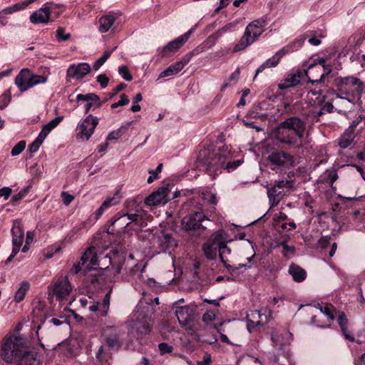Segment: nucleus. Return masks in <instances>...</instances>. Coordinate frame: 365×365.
<instances>
[{"label":"nucleus","instance_id":"1","mask_svg":"<svg viewBox=\"0 0 365 365\" xmlns=\"http://www.w3.org/2000/svg\"><path fill=\"white\" fill-rule=\"evenodd\" d=\"M217 203L216 196L212 193L205 194L202 199L192 198L184 202L181 212L187 214L182 218V229L187 232L206 230L202 223L210 221V213L215 212Z\"/></svg>","mask_w":365,"mask_h":365},{"label":"nucleus","instance_id":"2","mask_svg":"<svg viewBox=\"0 0 365 365\" xmlns=\"http://www.w3.org/2000/svg\"><path fill=\"white\" fill-rule=\"evenodd\" d=\"M0 356L8 364L16 365H41L37 352L27 345L26 339L20 336L6 335L0 347Z\"/></svg>","mask_w":365,"mask_h":365},{"label":"nucleus","instance_id":"3","mask_svg":"<svg viewBox=\"0 0 365 365\" xmlns=\"http://www.w3.org/2000/svg\"><path fill=\"white\" fill-rule=\"evenodd\" d=\"M303 118L292 115L281 121L273 130L272 135L282 147L289 149H302L306 123Z\"/></svg>","mask_w":365,"mask_h":365},{"label":"nucleus","instance_id":"4","mask_svg":"<svg viewBox=\"0 0 365 365\" xmlns=\"http://www.w3.org/2000/svg\"><path fill=\"white\" fill-rule=\"evenodd\" d=\"M228 158L229 155L222 153L220 150H216L214 145H209L199 150L197 156V167L215 178L218 175V172L222 173V169L231 173L243 162L241 160H235L226 163Z\"/></svg>","mask_w":365,"mask_h":365},{"label":"nucleus","instance_id":"5","mask_svg":"<svg viewBox=\"0 0 365 365\" xmlns=\"http://www.w3.org/2000/svg\"><path fill=\"white\" fill-rule=\"evenodd\" d=\"M307 69L306 75L308 80L312 84L316 85V88H319V91H316L319 95L326 93L329 83L334 78L332 74V66L327 63V58H320L319 56H312L307 62Z\"/></svg>","mask_w":365,"mask_h":365},{"label":"nucleus","instance_id":"6","mask_svg":"<svg viewBox=\"0 0 365 365\" xmlns=\"http://www.w3.org/2000/svg\"><path fill=\"white\" fill-rule=\"evenodd\" d=\"M334 85L336 89L328 87L326 93L346 99L349 103H354L356 98H360L363 93V82L354 76L336 78L334 79Z\"/></svg>","mask_w":365,"mask_h":365},{"label":"nucleus","instance_id":"7","mask_svg":"<svg viewBox=\"0 0 365 365\" xmlns=\"http://www.w3.org/2000/svg\"><path fill=\"white\" fill-rule=\"evenodd\" d=\"M153 308L150 304L138 305V310L135 314L136 322L132 327L130 332L137 339L151 331L150 322L153 319Z\"/></svg>","mask_w":365,"mask_h":365},{"label":"nucleus","instance_id":"8","mask_svg":"<svg viewBox=\"0 0 365 365\" xmlns=\"http://www.w3.org/2000/svg\"><path fill=\"white\" fill-rule=\"evenodd\" d=\"M267 167L282 174L285 170L294 165V155L290 153L273 148L266 158Z\"/></svg>","mask_w":365,"mask_h":365},{"label":"nucleus","instance_id":"9","mask_svg":"<svg viewBox=\"0 0 365 365\" xmlns=\"http://www.w3.org/2000/svg\"><path fill=\"white\" fill-rule=\"evenodd\" d=\"M116 258L117 259H115V256L114 257H111L106 255L99 261L95 249L93 247H89L81 256V261H82V264L88 262V268L89 270H96L97 266H100L101 262L103 260L108 261L115 269L114 274H118L120 273L122 267L125 262V257L123 255H117Z\"/></svg>","mask_w":365,"mask_h":365},{"label":"nucleus","instance_id":"10","mask_svg":"<svg viewBox=\"0 0 365 365\" xmlns=\"http://www.w3.org/2000/svg\"><path fill=\"white\" fill-rule=\"evenodd\" d=\"M228 241L223 236L222 230L217 231L211 237L207 242L203 245V251L206 257L209 259H214L217 257V252L219 251L220 261L222 262L225 259L224 257L225 250L227 252H231V249L227 247Z\"/></svg>","mask_w":365,"mask_h":365},{"label":"nucleus","instance_id":"11","mask_svg":"<svg viewBox=\"0 0 365 365\" xmlns=\"http://www.w3.org/2000/svg\"><path fill=\"white\" fill-rule=\"evenodd\" d=\"M292 334L289 331H275L272 333L271 340L272 342L274 356L273 361L279 364L280 356H284L289 364V338Z\"/></svg>","mask_w":365,"mask_h":365},{"label":"nucleus","instance_id":"12","mask_svg":"<svg viewBox=\"0 0 365 365\" xmlns=\"http://www.w3.org/2000/svg\"><path fill=\"white\" fill-rule=\"evenodd\" d=\"M285 178L279 179L274 181L273 186L268 189L267 195L270 201H272V205L277 204L283 197L284 193L282 191L278 190H291L294 187L295 181L292 178L295 176L294 171L288 173L284 172Z\"/></svg>","mask_w":365,"mask_h":365},{"label":"nucleus","instance_id":"13","mask_svg":"<svg viewBox=\"0 0 365 365\" xmlns=\"http://www.w3.org/2000/svg\"><path fill=\"white\" fill-rule=\"evenodd\" d=\"M133 230L130 222H128L125 215L120 211L115 213L104 226V231L109 235H118L120 233H129Z\"/></svg>","mask_w":365,"mask_h":365},{"label":"nucleus","instance_id":"14","mask_svg":"<svg viewBox=\"0 0 365 365\" xmlns=\"http://www.w3.org/2000/svg\"><path fill=\"white\" fill-rule=\"evenodd\" d=\"M46 81V76L31 74L28 68L22 69L15 78V84L21 93L38 84L45 83Z\"/></svg>","mask_w":365,"mask_h":365},{"label":"nucleus","instance_id":"15","mask_svg":"<svg viewBox=\"0 0 365 365\" xmlns=\"http://www.w3.org/2000/svg\"><path fill=\"white\" fill-rule=\"evenodd\" d=\"M324 93L321 95L322 97V100L319 101L321 108L319 110L314 108H309L306 110L302 113V116L304 117V120L312 122H319L320 116L324 115L325 113H333L334 108L333 104L329 101H326L328 98L327 95L328 93H326V94Z\"/></svg>","mask_w":365,"mask_h":365},{"label":"nucleus","instance_id":"16","mask_svg":"<svg viewBox=\"0 0 365 365\" xmlns=\"http://www.w3.org/2000/svg\"><path fill=\"white\" fill-rule=\"evenodd\" d=\"M197 28V24L190 29L184 34L178 36L174 40L168 42L159 53L161 58L167 57L169 53H175L178 51L190 38V36L194 33Z\"/></svg>","mask_w":365,"mask_h":365},{"label":"nucleus","instance_id":"17","mask_svg":"<svg viewBox=\"0 0 365 365\" xmlns=\"http://www.w3.org/2000/svg\"><path fill=\"white\" fill-rule=\"evenodd\" d=\"M13 249L6 263L11 262L19 253L24 239V230L23 225L19 222H14L11 228Z\"/></svg>","mask_w":365,"mask_h":365},{"label":"nucleus","instance_id":"18","mask_svg":"<svg viewBox=\"0 0 365 365\" xmlns=\"http://www.w3.org/2000/svg\"><path fill=\"white\" fill-rule=\"evenodd\" d=\"M63 6L53 2H47L38 10L33 12L30 17V21L34 24H47L50 21L51 12L53 8Z\"/></svg>","mask_w":365,"mask_h":365},{"label":"nucleus","instance_id":"19","mask_svg":"<svg viewBox=\"0 0 365 365\" xmlns=\"http://www.w3.org/2000/svg\"><path fill=\"white\" fill-rule=\"evenodd\" d=\"M118 202L115 197H108L103 202L101 205L96 210L93 215H91L88 220L82 222L78 227L79 230L87 228L93 225L110 206Z\"/></svg>","mask_w":365,"mask_h":365},{"label":"nucleus","instance_id":"20","mask_svg":"<svg viewBox=\"0 0 365 365\" xmlns=\"http://www.w3.org/2000/svg\"><path fill=\"white\" fill-rule=\"evenodd\" d=\"M98 123L99 120L97 117L93 116L92 114L88 115L78 126L80 137L82 139L88 140L94 133Z\"/></svg>","mask_w":365,"mask_h":365},{"label":"nucleus","instance_id":"21","mask_svg":"<svg viewBox=\"0 0 365 365\" xmlns=\"http://www.w3.org/2000/svg\"><path fill=\"white\" fill-rule=\"evenodd\" d=\"M72 290L71 284L67 277H59L51 287V293L58 301L68 296Z\"/></svg>","mask_w":365,"mask_h":365},{"label":"nucleus","instance_id":"22","mask_svg":"<svg viewBox=\"0 0 365 365\" xmlns=\"http://www.w3.org/2000/svg\"><path fill=\"white\" fill-rule=\"evenodd\" d=\"M170 192V185H163L149 195L145 199V203L149 206H155L161 203L165 204L169 200Z\"/></svg>","mask_w":365,"mask_h":365},{"label":"nucleus","instance_id":"23","mask_svg":"<svg viewBox=\"0 0 365 365\" xmlns=\"http://www.w3.org/2000/svg\"><path fill=\"white\" fill-rule=\"evenodd\" d=\"M120 331L115 327H107L104 331V341L111 350H118L123 345Z\"/></svg>","mask_w":365,"mask_h":365},{"label":"nucleus","instance_id":"24","mask_svg":"<svg viewBox=\"0 0 365 365\" xmlns=\"http://www.w3.org/2000/svg\"><path fill=\"white\" fill-rule=\"evenodd\" d=\"M91 70V66L88 63H80L78 65L71 64L67 69L66 80L68 81V78L81 80L89 73Z\"/></svg>","mask_w":365,"mask_h":365},{"label":"nucleus","instance_id":"25","mask_svg":"<svg viewBox=\"0 0 365 365\" xmlns=\"http://www.w3.org/2000/svg\"><path fill=\"white\" fill-rule=\"evenodd\" d=\"M336 317L337 323L341 329V331L344 338L349 341H355L354 336L352 334L351 331L348 329V319L344 312L341 311H336V314H335V317Z\"/></svg>","mask_w":365,"mask_h":365},{"label":"nucleus","instance_id":"26","mask_svg":"<svg viewBox=\"0 0 365 365\" xmlns=\"http://www.w3.org/2000/svg\"><path fill=\"white\" fill-rule=\"evenodd\" d=\"M110 291L108 292L105 296L101 303L91 302L88 309L93 312L96 313L97 316L105 317L106 316L110 306Z\"/></svg>","mask_w":365,"mask_h":365},{"label":"nucleus","instance_id":"27","mask_svg":"<svg viewBox=\"0 0 365 365\" xmlns=\"http://www.w3.org/2000/svg\"><path fill=\"white\" fill-rule=\"evenodd\" d=\"M86 283L90 289H101L106 283V278L102 274H90L86 278Z\"/></svg>","mask_w":365,"mask_h":365},{"label":"nucleus","instance_id":"28","mask_svg":"<svg viewBox=\"0 0 365 365\" xmlns=\"http://www.w3.org/2000/svg\"><path fill=\"white\" fill-rule=\"evenodd\" d=\"M76 101L78 103L81 101H91L93 108V110H94L96 108H101L106 100L102 101L97 94L89 93L86 94H78Z\"/></svg>","mask_w":365,"mask_h":365},{"label":"nucleus","instance_id":"29","mask_svg":"<svg viewBox=\"0 0 365 365\" xmlns=\"http://www.w3.org/2000/svg\"><path fill=\"white\" fill-rule=\"evenodd\" d=\"M158 243L160 248L165 251L177 245L176 242L173 238L170 233L162 232L160 235L158 237Z\"/></svg>","mask_w":365,"mask_h":365},{"label":"nucleus","instance_id":"30","mask_svg":"<svg viewBox=\"0 0 365 365\" xmlns=\"http://www.w3.org/2000/svg\"><path fill=\"white\" fill-rule=\"evenodd\" d=\"M116 18L113 13L110 12L108 14L102 16L99 19V31L101 33H106L110 30L115 21Z\"/></svg>","mask_w":365,"mask_h":365},{"label":"nucleus","instance_id":"31","mask_svg":"<svg viewBox=\"0 0 365 365\" xmlns=\"http://www.w3.org/2000/svg\"><path fill=\"white\" fill-rule=\"evenodd\" d=\"M282 58L281 53L277 51L273 56L268 58L266 61H264L259 68L256 70V73L254 77V80L256 78L257 75L262 73L265 68L275 67L279 63L281 58Z\"/></svg>","mask_w":365,"mask_h":365},{"label":"nucleus","instance_id":"32","mask_svg":"<svg viewBox=\"0 0 365 365\" xmlns=\"http://www.w3.org/2000/svg\"><path fill=\"white\" fill-rule=\"evenodd\" d=\"M289 273L292 276L294 281L297 282H303L307 277L306 271L294 263L290 264Z\"/></svg>","mask_w":365,"mask_h":365},{"label":"nucleus","instance_id":"33","mask_svg":"<svg viewBox=\"0 0 365 365\" xmlns=\"http://www.w3.org/2000/svg\"><path fill=\"white\" fill-rule=\"evenodd\" d=\"M245 118H259L260 120H266L268 118V114L262 108L261 104L254 106L245 115Z\"/></svg>","mask_w":365,"mask_h":365},{"label":"nucleus","instance_id":"34","mask_svg":"<svg viewBox=\"0 0 365 365\" xmlns=\"http://www.w3.org/2000/svg\"><path fill=\"white\" fill-rule=\"evenodd\" d=\"M316 308L319 309L324 316L327 317L329 322H331L335 319V314H336V309L330 303H327L324 305L320 304L319 303L315 306Z\"/></svg>","mask_w":365,"mask_h":365},{"label":"nucleus","instance_id":"35","mask_svg":"<svg viewBox=\"0 0 365 365\" xmlns=\"http://www.w3.org/2000/svg\"><path fill=\"white\" fill-rule=\"evenodd\" d=\"M251 26L250 28H246L244 35L242 36L239 42L233 48L234 52H239L241 51H243L245 48H246L247 46L251 45L253 43V39L249 36V29H250Z\"/></svg>","mask_w":365,"mask_h":365},{"label":"nucleus","instance_id":"36","mask_svg":"<svg viewBox=\"0 0 365 365\" xmlns=\"http://www.w3.org/2000/svg\"><path fill=\"white\" fill-rule=\"evenodd\" d=\"M304 41L305 39L303 38L295 39L292 43L282 48L278 51L281 53L282 56L283 57L287 53H292L295 51H297L299 48H301L303 46Z\"/></svg>","mask_w":365,"mask_h":365},{"label":"nucleus","instance_id":"37","mask_svg":"<svg viewBox=\"0 0 365 365\" xmlns=\"http://www.w3.org/2000/svg\"><path fill=\"white\" fill-rule=\"evenodd\" d=\"M30 287V283L28 281H22L20 283L19 289L15 292L14 298V302L16 303L22 302L24 299L26 293L29 290Z\"/></svg>","mask_w":365,"mask_h":365},{"label":"nucleus","instance_id":"38","mask_svg":"<svg viewBox=\"0 0 365 365\" xmlns=\"http://www.w3.org/2000/svg\"><path fill=\"white\" fill-rule=\"evenodd\" d=\"M141 199L139 197L136 198H128L125 200L124 203V209L125 212H140L141 210L140 204Z\"/></svg>","mask_w":365,"mask_h":365},{"label":"nucleus","instance_id":"39","mask_svg":"<svg viewBox=\"0 0 365 365\" xmlns=\"http://www.w3.org/2000/svg\"><path fill=\"white\" fill-rule=\"evenodd\" d=\"M175 315L180 324H185L189 319L190 310L187 306L178 307L175 309Z\"/></svg>","mask_w":365,"mask_h":365},{"label":"nucleus","instance_id":"40","mask_svg":"<svg viewBox=\"0 0 365 365\" xmlns=\"http://www.w3.org/2000/svg\"><path fill=\"white\" fill-rule=\"evenodd\" d=\"M182 65L178 63V61L172 63L169 67L160 73L159 78H164L177 74L182 69Z\"/></svg>","mask_w":365,"mask_h":365},{"label":"nucleus","instance_id":"41","mask_svg":"<svg viewBox=\"0 0 365 365\" xmlns=\"http://www.w3.org/2000/svg\"><path fill=\"white\" fill-rule=\"evenodd\" d=\"M353 140L354 135L345 130L339 138L338 144L341 148L345 149L347 148L351 144Z\"/></svg>","mask_w":365,"mask_h":365},{"label":"nucleus","instance_id":"42","mask_svg":"<svg viewBox=\"0 0 365 365\" xmlns=\"http://www.w3.org/2000/svg\"><path fill=\"white\" fill-rule=\"evenodd\" d=\"M96 360L101 364V365H109L108 359H109V353L105 351L104 347L103 345H101L96 354Z\"/></svg>","mask_w":365,"mask_h":365},{"label":"nucleus","instance_id":"43","mask_svg":"<svg viewBox=\"0 0 365 365\" xmlns=\"http://www.w3.org/2000/svg\"><path fill=\"white\" fill-rule=\"evenodd\" d=\"M250 26L251 28L249 29V36L252 38V39H253V42H255L262 34L263 29L255 23L250 24L246 28H250Z\"/></svg>","mask_w":365,"mask_h":365},{"label":"nucleus","instance_id":"44","mask_svg":"<svg viewBox=\"0 0 365 365\" xmlns=\"http://www.w3.org/2000/svg\"><path fill=\"white\" fill-rule=\"evenodd\" d=\"M125 217L128 218V222H130V225L133 222L135 225H140L141 224L142 217L138 215V212H125L121 210Z\"/></svg>","mask_w":365,"mask_h":365},{"label":"nucleus","instance_id":"45","mask_svg":"<svg viewBox=\"0 0 365 365\" xmlns=\"http://www.w3.org/2000/svg\"><path fill=\"white\" fill-rule=\"evenodd\" d=\"M11 101V88H9L0 96V110H4L7 107Z\"/></svg>","mask_w":365,"mask_h":365},{"label":"nucleus","instance_id":"46","mask_svg":"<svg viewBox=\"0 0 365 365\" xmlns=\"http://www.w3.org/2000/svg\"><path fill=\"white\" fill-rule=\"evenodd\" d=\"M113 50L114 49L111 51H106L103 53V56L95 61L93 66L94 70L98 71L101 68V66L106 63V61L109 58V57L112 54Z\"/></svg>","mask_w":365,"mask_h":365},{"label":"nucleus","instance_id":"47","mask_svg":"<svg viewBox=\"0 0 365 365\" xmlns=\"http://www.w3.org/2000/svg\"><path fill=\"white\" fill-rule=\"evenodd\" d=\"M163 163L158 164L157 168L155 170H149L148 173L150 174V176L148 177L147 180V182L148 184L152 183L155 179L159 178L158 175L161 173L163 169Z\"/></svg>","mask_w":365,"mask_h":365},{"label":"nucleus","instance_id":"48","mask_svg":"<svg viewBox=\"0 0 365 365\" xmlns=\"http://www.w3.org/2000/svg\"><path fill=\"white\" fill-rule=\"evenodd\" d=\"M128 127L126 126H121L116 130H113L110 132L108 135L107 136V140H118L119 139L123 133L127 130Z\"/></svg>","mask_w":365,"mask_h":365},{"label":"nucleus","instance_id":"49","mask_svg":"<svg viewBox=\"0 0 365 365\" xmlns=\"http://www.w3.org/2000/svg\"><path fill=\"white\" fill-rule=\"evenodd\" d=\"M26 143L25 140H20L18 143H16L14 148L11 149V154L12 156H16L19 155L23 152V150L26 148Z\"/></svg>","mask_w":365,"mask_h":365},{"label":"nucleus","instance_id":"50","mask_svg":"<svg viewBox=\"0 0 365 365\" xmlns=\"http://www.w3.org/2000/svg\"><path fill=\"white\" fill-rule=\"evenodd\" d=\"M56 37L58 41H66L71 38V34H66L64 28L58 27L56 31Z\"/></svg>","mask_w":365,"mask_h":365},{"label":"nucleus","instance_id":"51","mask_svg":"<svg viewBox=\"0 0 365 365\" xmlns=\"http://www.w3.org/2000/svg\"><path fill=\"white\" fill-rule=\"evenodd\" d=\"M118 73L125 81H130L133 80V76L131 75L127 66H119Z\"/></svg>","mask_w":365,"mask_h":365},{"label":"nucleus","instance_id":"52","mask_svg":"<svg viewBox=\"0 0 365 365\" xmlns=\"http://www.w3.org/2000/svg\"><path fill=\"white\" fill-rule=\"evenodd\" d=\"M31 186H27L25 188L22 189L19 193L14 195L11 197V202L13 204H16L17 202L21 200L24 197H25L28 192H29Z\"/></svg>","mask_w":365,"mask_h":365},{"label":"nucleus","instance_id":"53","mask_svg":"<svg viewBox=\"0 0 365 365\" xmlns=\"http://www.w3.org/2000/svg\"><path fill=\"white\" fill-rule=\"evenodd\" d=\"M351 217L354 222L362 224L365 220V210L362 212L360 210H354Z\"/></svg>","mask_w":365,"mask_h":365},{"label":"nucleus","instance_id":"54","mask_svg":"<svg viewBox=\"0 0 365 365\" xmlns=\"http://www.w3.org/2000/svg\"><path fill=\"white\" fill-rule=\"evenodd\" d=\"M222 263L225 267L227 269L229 274L234 277L235 279L240 275V272H239V267L230 265L227 262L226 259H225Z\"/></svg>","mask_w":365,"mask_h":365},{"label":"nucleus","instance_id":"55","mask_svg":"<svg viewBox=\"0 0 365 365\" xmlns=\"http://www.w3.org/2000/svg\"><path fill=\"white\" fill-rule=\"evenodd\" d=\"M158 349L160 354L161 355H164L165 354H171L173 350V347L171 345H169L168 343L162 342L158 345Z\"/></svg>","mask_w":365,"mask_h":365},{"label":"nucleus","instance_id":"56","mask_svg":"<svg viewBox=\"0 0 365 365\" xmlns=\"http://www.w3.org/2000/svg\"><path fill=\"white\" fill-rule=\"evenodd\" d=\"M35 0H27L23 2L17 3L11 5L14 12L25 9L29 4H32Z\"/></svg>","mask_w":365,"mask_h":365},{"label":"nucleus","instance_id":"57","mask_svg":"<svg viewBox=\"0 0 365 365\" xmlns=\"http://www.w3.org/2000/svg\"><path fill=\"white\" fill-rule=\"evenodd\" d=\"M42 170L43 168L37 163L30 167V173L34 178H39L42 174Z\"/></svg>","mask_w":365,"mask_h":365},{"label":"nucleus","instance_id":"58","mask_svg":"<svg viewBox=\"0 0 365 365\" xmlns=\"http://www.w3.org/2000/svg\"><path fill=\"white\" fill-rule=\"evenodd\" d=\"M51 129L49 128H47L46 125H43L41 132L38 135L37 138L36 139L38 140V141H40L43 143L46 138L48 136L49 133L51 132Z\"/></svg>","mask_w":365,"mask_h":365},{"label":"nucleus","instance_id":"59","mask_svg":"<svg viewBox=\"0 0 365 365\" xmlns=\"http://www.w3.org/2000/svg\"><path fill=\"white\" fill-rule=\"evenodd\" d=\"M97 81L100 83L101 87L102 88H105L107 87L108 82H109V78L106 76L105 73H101L97 76Z\"/></svg>","mask_w":365,"mask_h":365},{"label":"nucleus","instance_id":"60","mask_svg":"<svg viewBox=\"0 0 365 365\" xmlns=\"http://www.w3.org/2000/svg\"><path fill=\"white\" fill-rule=\"evenodd\" d=\"M331 241V237L330 236H322L321 238L318 240V245L322 248V249H327Z\"/></svg>","mask_w":365,"mask_h":365},{"label":"nucleus","instance_id":"61","mask_svg":"<svg viewBox=\"0 0 365 365\" xmlns=\"http://www.w3.org/2000/svg\"><path fill=\"white\" fill-rule=\"evenodd\" d=\"M63 116H58L56 117L54 119L51 120L49 123L46 124L45 125L47 128H49L51 130L54 129L56 126L58 125V124L63 120Z\"/></svg>","mask_w":365,"mask_h":365},{"label":"nucleus","instance_id":"62","mask_svg":"<svg viewBox=\"0 0 365 365\" xmlns=\"http://www.w3.org/2000/svg\"><path fill=\"white\" fill-rule=\"evenodd\" d=\"M338 179V175L336 171H330L328 173L325 182L328 184L333 185V183Z\"/></svg>","mask_w":365,"mask_h":365},{"label":"nucleus","instance_id":"63","mask_svg":"<svg viewBox=\"0 0 365 365\" xmlns=\"http://www.w3.org/2000/svg\"><path fill=\"white\" fill-rule=\"evenodd\" d=\"M61 197L63 203L66 205H70L74 199V197L73 195L64 191L61 192Z\"/></svg>","mask_w":365,"mask_h":365},{"label":"nucleus","instance_id":"64","mask_svg":"<svg viewBox=\"0 0 365 365\" xmlns=\"http://www.w3.org/2000/svg\"><path fill=\"white\" fill-rule=\"evenodd\" d=\"M212 362L211 355L205 353L202 361H197V365H210Z\"/></svg>","mask_w":365,"mask_h":365}]
</instances>
